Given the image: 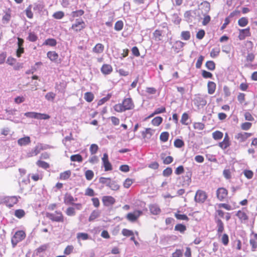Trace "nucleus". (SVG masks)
Returning <instances> with one entry per match:
<instances>
[{"label": "nucleus", "mask_w": 257, "mask_h": 257, "mask_svg": "<svg viewBox=\"0 0 257 257\" xmlns=\"http://www.w3.org/2000/svg\"><path fill=\"white\" fill-rule=\"evenodd\" d=\"M134 107V104L131 98H124L122 103L116 104L113 107L114 110L118 112H121L126 110L132 109Z\"/></svg>", "instance_id": "obj_1"}, {"label": "nucleus", "mask_w": 257, "mask_h": 257, "mask_svg": "<svg viewBox=\"0 0 257 257\" xmlns=\"http://www.w3.org/2000/svg\"><path fill=\"white\" fill-rule=\"evenodd\" d=\"M26 237V233L23 230L17 231L12 238L11 241L13 247H15L17 243Z\"/></svg>", "instance_id": "obj_2"}, {"label": "nucleus", "mask_w": 257, "mask_h": 257, "mask_svg": "<svg viewBox=\"0 0 257 257\" xmlns=\"http://www.w3.org/2000/svg\"><path fill=\"white\" fill-rule=\"evenodd\" d=\"M48 217L52 221L58 222H64V216L60 211H55L53 213H49Z\"/></svg>", "instance_id": "obj_3"}, {"label": "nucleus", "mask_w": 257, "mask_h": 257, "mask_svg": "<svg viewBox=\"0 0 257 257\" xmlns=\"http://www.w3.org/2000/svg\"><path fill=\"white\" fill-rule=\"evenodd\" d=\"M19 198H20L19 196H10L6 197L4 199V203L7 206L9 207H13L15 204H17L18 202Z\"/></svg>", "instance_id": "obj_4"}, {"label": "nucleus", "mask_w": 257, "mask_h": 257, "mask_svg": "<svg viewBox=\"0 0 257 257\" xmlns=\"http://www.w3.org/2000/svg\"><path fill=\"white\" fill-rule=\"evenodd\" d=\"M198 11H188L185 13L184 17L186 21L188 23L193 22L196 19V17L197 15Z\"/></svg>", "instance_id": "obj_5"}, {"label": "nucleus", "mask_w": 257, "mask_h": 257, "mask_svg": "<svg viewBox=\"0 0 257 257\" xmlns=\"http://www.w3.org/2000/svg\"><path fill=\"white\" fill-rule=\"evenodd\" d=\"M85 27V24L82 20L76 19L75 23L72 25L71 29L75 32H80Z\"/></svg>", "instance_id": "obj_6"}, {"label": "nucleus", "mask_w": 257, "mask_h": 257, "mask_svg": "<svg viewBox=\"0 0 257 257\" xmlns=\"http://www.w3.org/2000/svg\"><path fill=\"white\" fill-rule=\"evenodd\" d=\"M206 96H202L199 94L196 95L194 99V104L197 106L198 107L200 106L203 107L205 106L206 103V100L205 99Z\"/></svg>", "instance_id": "obj_7"}, {"label": "nucleus", "mask_w": 257, "mask_h": 257, "mask_svg": "<svg viewBox=\"0 0 257 257\" xmlns=\"http://www.w3.org/2000/svg\"><path fill=\"white\" fill-rule=\"evenodd\" d=\"M143 212L141 210H136L133 212L129 213L126 215V219L133 222L137 220L138 218L142 214Z\"/></svg>", "instance_id": "obj_8"}, {"label": "nucleus", "mask_w": 257, "mask_h": 257, "mask_svg": "<svg viewBox=\"0 0 257 257\" xmlns=\"http://www.w3.org/2000/svg\"><path fill=\"white\" fill-rule=\"evenodd\" d=\"M207 198V195L202 190H198L195 196V201L198 203H203Z\"/></svg>", "instance_id": "obj_9"}, {"label": "nucleus", "mask_w": 257, "mask_h": 257, "mask_svg": "<svg viewBox=\"0 0 257 257\" xmlns=\"http://www.w3.org/2000/svg\"><path fill=\"white\" fill-rule=\"evenodd\" d=\"M102 166L104 168L105 171H111L112 169V165L108 160V156L106 153H104L102 158Z\"/></svg>", "instance_id": "obj_10"}, {"label": "nucleus", "mask_w": 257, "mask_h": 257, "mask_svg": "<svg viewBox=\"0 0 257 257\" xmlns=\"http://www.w3.org/2000/svg\"><path fill=\"white\" fill-rule=\"evenodd\" d=\"M251 136V134L250 133L241 132L236 134L234 136V138L237 140L239 143H242L245 142L247 139L250 137Z\"/></svg>", "instance_id": "obj_11"}, {"label": "nucleus", "mask_w": 257, "mask_h": 257, "mask_svg": "<svg viewBox=\"0 0 257 257\" xmlns=\"http://www.w3.org/2000/svg\"><path fill=\"white\" fill-rule=\"evenodd\" d=\"M217 197L220 201L226 198L227 195V191L224 188H218L216 191Z\"/></svg>", "instance_id": "obj_12"}, {"label": "nucleus", "mask_w": 257, "mask_h": 257, "mask_svg": "<svg viewBox=\"0 0 257 257\" xmlns=\"http://www.w3.org/2000/svg\"><path fill=\"white\" fill-rule=\"evenodd\" d=\"M239 34L238 35V39L240 40H243L247 37L250 36V29L247 28L244 29H240L239 30Z\"/></svg>", "instance_id": "obj_13"}, {"label": "nucleus", "mask_w": 257, "mask_h": 257, "mask_svg": "<svg viewBox=\"0 0 257 257\" xmlns=\"http://www.w3.org/2000/svg\"><path fill=\"white\" fill-rule=\"evenodd\" d=\"M102 200L103 204L106 206L112 205L115 202V199L113 197L110 196H103L102 197Z\"/></svg>", "instance_id": "obj_14"}, {"label": "nucleus", "mask_w": 257, "mask_h": 257, "mask_svg": "<svg viewBox=\"0 0 257 257\" xmlns=\"http://www.w3.org/2000/svg\"><path fill=\"white\" fill-rule=\"evenodd\" d=\"M31 143L30 138L28 136L19 139L18 140V144L20 146H26Z\"/></svg>", "instance_id": "obj_15"}, {"label": "nucleus", "mask_w": 257, "mask_h": 257, "mask_svg": "<svg viewBox=\"0 0 257 257\" xmlns=\"http://www.w3.org/2000/svg\"><path fill=\"white\" fill-rule=\"evenodd\" d=\"M41 152L39 145L36 146L33 149L27 153V157L29 158L35 156L39 154Z\"/></svg>", "instance_id": "obj_16"}, {"label": "nucleus", "mask_w": 257, "mask_h": 257, "mask_svg": "<svg viewBox=\"0 0 257 257\" xmlns=\"http://www.w3.org/2000/svg\"><path fill=\"white\" fill-rule=\"evenodd\" d=\"M76 199H74V197L70 194L66 193L65 194L64 198V202L66 204H73L74 201H75Z\"/></svg>", "instance_id": "obj_17"}, {"label": "nucleus", "mask_w": 257, "mask_h": 257, "mask_svg": "<svg viewBox=\"0 0 257 257\" xmlns=\"http://www.w3.org/2000/svg\"><path fill=\"white\" fill-rule=\"evenodd\" d=\"M101 72L107 75L110 74L112 71V68L110 65L104 64L101 68Z\"/></svg>", "instance_id": "obj_18"}, {"label": "nucleus", "mask_w": 257, "mask_h": 257, "mask_svg": "<svg viewBox=\"0 0 257 257\" xmlns=\"http://www.w3.org/2000/svg\"><path fill=\"white\" fill-rule=\"evenodd\" d=\"M155 131L151 128H147L142 132V136L144 138L150 139L154 134Z\"/></svg>", "instance_id": "obj_19"}, {"label": "nucleus", "mask_w": 257, "mask_h": 257, "mask_svg": "<svg viewBox=\"0 0 257 257\" xmlns=\"http://www.w3.org/2000/svg\"><path fill=\"white\" fill-rule=\"evenodd\" d=\"M47 57L53 62H56L59 55L55 51H49L47 54Z\"/></svg>", "instance_id": "obj_20"}, {"label": "nucleus", "mask_w": 257, "mask_h": 257, "mask_svg": "<svg viewBox=\"0 0 257 257\" xmlns=\"http://www.w3.org/2000/svg\"><path fill=\"white\" fill-rule=\"evenodd\" d=\"M149 208L151 213L154 215L159 214L161 212L160 208L157 204L150 205Z\"/></svg>", "instance_id": "obj_21"}, {"label": "nucleus", "mask_w": 257, "mask_h": 257, "mask_svg": "<svg viewBox=\"0 0 257 257\" xmlns=\"http://www.w3.org/2000/svg\"><path fill=\"white\" fill-rule=\"evenodd\" d=\"M57 41L53 38H49L46 39L43 44V46H49L55 47L57 45Z\"/></svg>", "instance_id": "obj_22"}, {"label": "nucleus", "mask_w": 257, "mask_h": 257, "mask_svg": "<svg viewBox=\"0 0 257 257\" xmlns=\"http://www.w3.org/2000/svg\"><path fill=\"white\" fill-rule=\"evenodd\" d=\"M208 93L212 94L216 89V84L212 81H209L207 84Z\"/></svg>", "instance_id": "obj_23"}, {"label": "nucleus", "mask_w": 257, "mask_h": 257, "mask_svg": "<svg viewBox=\"0 0 257 257\" xmlns=\"http://www.w3.org/2000/svg\"><path fill=\"white\" fill-rule=\"evenodd\" d=\"M104 50V46L100 43L97 44L93 48L92 51L95 53H101Z\"/></svg>", "instance_id": "obj_24"}, {"label": "nucleus", "mask_w": 257, "mask_h": 257, "mask_svg": "<svg viewBox=\"0 0 257 257\" xmlns=\"http://www.w3.org/2000/svg\"><path fill=\"white\" fill-rule=\"evenodd\" d=\"M100 214V211L98 210H95L92 212L89 217V220L92 221L97 218Z\"/></svg>", "instance_id": "obj_25"}, {"label": "nucleus", "mask_w": 257, "mask_h": 257, "mask_svg": "<svg viewBox=\"0 0 257 257\" xmlns=\"http://www.w3.org/2000/svg\"><path fill=\"white\" fill-rule=\"evenodd\" d=\"M44 6L42 3H37L34 4L33 9L34 11L41 12L43 11Z\"/></svg>", "instance_id": "obj_26"}, {"label": "nucleus", "mask_w": 257, "mask_h": 257, "mask_svg": "<svg viewBox=\"0 0 257 257\" xmlns=\"http://www.w3.org/2000/svg\"><path fill=\"white\" fill-rule=\"evenodd\" d=\"M163 121V118L161 116H157L152 120V123L154 126H159Z\"/></svg>", "instance_id": "obj_27"}, {"label": "nucleus", "mask_w": 257, "mask_h": 257, "mask_svg": "<svg viewBox=\"0 0 257 257\" xmlns=\"http://www.w3.org/2000/svg\"><path fill=\"white\" fill-rule=\"evenodd\" d=\"M94 97V95L91 92H87L84 94V98L85 100L88 102L92 101Z\"/></svg>", "instance_id": "obj_28"}, {"label": "nucleus", "mask_w": 257, "mask_h": 257, "mask_svg": "<svg viewBox=\"0 0 257 257\" xmlns=\"http://www.w3.org/2000/svg\"><path fill=\"white\" fill-rule=\"evenodd\" d=\"M108 187L112 190L116 191L119 189V186L117 184L115 181L111 180Z\"/></svg>", "instance_id": "obj_29"}, {"label": "nucleus", "mask_w": 257, "mask_h": 257, "mask_svg": "<svg viewBox=\"0 0 257 257\" xmlns=\"http://www.w3.org/2000/svg\"><path fill=\"white\" fill-rule=\"evenodd\" d=\"M191 37L189 31H182L181 33V37L182 40L187 41L190 39Z\"/></svg>", "instance_id": "obj_30"}, {"label": "nucleus", "mask_w": 257, "mask_h": 257, "mask_svg": "<svg viewBox=\"0 0 257 257\" xmlns=\"http://www.w3.org/2000/svg\"><path fill=\"white\" fill-rule=\"evenodd\" d=\"M71 175V171L69 170L61 173L60 175V179L61 180H67Z\"/></svg>", "instance_id": "obj_31"}, {"label": "nucleus", "mask_w": 257, "mask_h": 257, "mask_svg": "<svg viewBox=\"0 0 257 257\" xmlns=\"http://www.w3.org/2000/svg\"><path fill=\"white\" fill-rule=\"evenodd\" d=\"M36 165L39 167L45 169H47L49 168V165L48 163L41 160H38L36 162Z\"/></svg>", "instance_id": "obj_32"}, {"label": "nucleus", "mask_w": 257, "mask_h": 257, "mask_svg": "<svg viewBox=\"0 0 257 257\" xmlns=\"http://www.w3.org/2000/svg\"><path fill=\"white\" fill-rule=\"evenodd\" d=\"M236 216L242 221L247 219V215L244 211L241 210H239L237 212Z\"/></svg>", "instance_id": "obj_33"}, {"label": "nucleus", "mask_w": 257, "mask_h": 257, "mask_svg": "<svg viewBox=\"0 0 257 257\" xmlns=\"http://www.w3.org/2000/svg\"><path fill=\"white\" fill-rule=\"evenodd\" d=\"M11 18V14L9 12H7L3 17L2 23L4 24H7L10 22Z\"/></svg>", "instance_id": "obj_34"}, {"label": "nucleus", "mask_w": 257, "mask_h": 257, "mask_svg": "<svg viewBox=\"0 0 257 257\" xmlns=\"http://www.w3.org/2000/svg\"><path fill=\"white\" fill-rule=\"evenodd\" d=\"M38 36L34 32H30L29 33V36L27 38V40H28L30 42H34L38 40Z\"/></svg>", "instance_id": "obj_35"}, {"label": "nucleus", "mask_w": 257, "mask_h": 257, "mask_svg": "<svg viewBox=\"0 0 257 257\" xmlns=\"http://www.w3.org/2000/svg\"><path fill=\"white\" fill-rule=\"evenodd\" d=\"M65 213L69 216H73L75 215L76 212L74 207H69L67 208L65 211Z\"/></svg>", "instance_id": "obj_36"}, {"label": "nucleus", "mask_w": 257, "mask_h": 257, "mask_svg": "<svg viewBox=\"0 0 257 257\" xmlns=\"http://www.w3.org/2000/svg\"><path fill=\"white\" fill-rule=\"evenodd\" d=\"M70 160L72 162H81L82 161V157L79 154L72 155Z\"/></svg>", "instance_id": "obj_37"}, {"label": "nucleus", "mask_w": 257, "mask_h": 257, "mask_svg": "<svg viewBox=\"0 0 257 257\" xmlns=\"http://www.w3.org/2000/svg\"><path fill=\"white\" fill-rule=\"evenodd\" d=\"M248 23V20L246 18L242 17L239 19L238 21V24L240 27L246 26Z\"/></svg>", "instance_id": "obj_38"}, {"label": "nucleus", "mask_w": 257, "mask_h": 257, "mask_svg": "<svg viewBox=\"0 0 257 257\" xmlns=\"http://www.w3.org/2000/svg\"><path fill=\"white\" fill-rule=\"evenodd\" d=\"M223 134L220 131H215L212 134L213 138L215 140H218L222 138Z\"/></svg>", "instance_id": "obj_39"}, {"label": "nucleus", "mask_w": 257, "mask_h": 257, "mask_svg": "<svg viewBox=\"0 0 257 257\" xmlns=\"http://www.w3.org/2000/svg\"><path fill=\"white\" fill-rule=\"evenodd\" d=\"M221 242L224 245L226 246L228 245L229 243V237L227 234L224 233L223 234L221 235Z\"/></svg>", "instance_id": "obj_40"}, {"label": "nucleus", "mask_w": 257, "mask_h": 257, "mask_svg": "<svg viewBox=\"0 0 257 257\" xmlns=\"http://www.w3.org/2000/svg\"><path fill=\"white\" fill-rule=\"evenodd\" d=\"M111 180V179L109 178L100 177L99 179V182L101 184H105L108 187Z\"/></svg>", "instance_id": "obj_41"}, {"label": "nucleus", "mask_w": 257, "mask_h": 257, "mask_svg": "<svg viewBox=\"0 0 257 257\" xmlns=\"http://www.w3.org/2000/svg\"><path fill=\"white\" fill-rule=\"evenodd\" d=\"M169 134L167 132H163L161 134L160 136V140L163 142H166L168 141Z\"/></svg>", "instance_id": "obj_42"}, {"label": "nucleus", "mask_w": 257, "mask_h": 257, "mask_svg": "<svg viewBox=\"0 0 257 257\" xmlns=\"http://www.w3.org/2000/svg\"><path fill=\"white\" fill-rule=\"evenodd\" d=\"M25 215V212L23 209H17L15 211V215L19 218H21L24 217Z\"/></svg>", "instance_id": "obj_43"}, {"label": "nucleus", "mask_w": 257, "mask_h": 257, "mask_svg": "<svg viewBox=\"0 0 257 257\" xmlns=\"http://www.w3.org/2000/svg\"><path fill=\"white\" fill-rule=\"evenodd\" d=\"M123 27V23L122 21H117L114 25V29L117 31L121 30Z\"/></svg>", "instance_id": "obj_44"}, {"label": "nucleus", "mask_w": 257, "mask_h": 257, "mask_svg": "<svg viewBox=\"0 0 257 257\" xmlns=\"http://www.w3.org/2000/svg\"><path fill=\"white\" fill-rule=\"evenodd\" d=\"M205 65L208 69L211 71L214 70L215 68V64L212 61H207Z\"/></svg>", "instance_id": "obj_45"}, {"label": "nucleus", "mask_w": 257, "mask_h": 257, "mask_svg": "<svg viewBox=\"0 0 257 257\" xmlns=\"http://www.w3.org/2000/svg\"><path fill=\"white\" fill-rule=\"evenodd\" d=\"M85 176L86 177V179L87 180H91L93 177H94V173L92 171L88 170H87L85 173Z\"/></svg>", "instance_id": "obj_46"}, {"label": "nucleus", "mask_w": 257, "mask_h": 257, "mask_svg": "<svg viewBox=\"0 0 257 257\" xmlns=\"http://www.w3.org/2000/svg\"><path fill=\"white\" fill-rule=\"evenodd\" d=\"M111 94H109L108 93L106 96L101 98V99H100L98 101V105H102L103 103H104L105 102H106L107 101H108L111 97Z\"/></svg>", "instance_id": "obj_47"}, {"label": "nucleus", "mask_w": 257, "mask_h": 257, "mask_svg": "<svg viewBox=\"0 0 257 257\" xmlns=\"http://www.w3.org/2000/svg\"><path fill=\"white\" fill-rule=\"evenodd\" d=\"M243 173L245 177L248 179H251L253 176V173L251 170H244L243 172Z\"/></svg>", "instance_id": "obj_48"}, {"label": "nucleus", "mask_w": 257, "mask_h": 257, "mask_svg": "<svg viewBox=\"0 0 257 257\" xmlns=\"http://www.w3.org/2000/svg\"><path fill=\"white\" fill-rule=\"evenodd\" d=\"M220 49L219 48H214L212 49L210 52V56L212 58L216 57L219 54Z\"/></svg>", "instance_id": "obj_49"}, {"label": "nucleus", "mask_w": 257, "mask_h": 257, "mask_svg": "<svg viewBox=\"0 0 257 257\" xmlns=\"http://www.w3.org/2000/svg\"><path fill=\"white\" fill-rule=\"evenodd\" d=\"M218 146L222 149H226L227 148H228L230 146V141H227L223 140L222 142L219 143Z\"/></svg>", "instance_id": "obj_50"}, {"label": "nucleus", "mask_w": 257, "mask_h": 257, "mask_svg": "<svg viewBox=\"0 0 257 257\" xmlns=\"http://www.w3.org/2000/svg\"><path fill=\"white\" fill-rule=\"evenodd\" d=\"M64 16V13L62 11H58L54 13L53 17L56 19H61Z\"/></svg>", "instance_id": "obj_51"}, {"label": "nucleus", "mask_w": 257, "mask_h": 257, "mask_svg": "<svg viewBox=\"0 0 257 257\" xmlns=\"http://www.w3.org/2000/svg\"><path fill=\"white\" fill-rule=\"evenodd\" d=\"M98 150V147L96 144H93L90 146L89 151L91 155L95 154Z\"/></svg>", "instance_id": "obj_52"}, {"label": "nucleus", "mask_w": 257, "mask_h": 257, "mask_svg": "<svg viewBox=\"0 0 257 257\" xmlns=\"http://www.w3.org/2000/svg\"><path fill=\"white\" fill-rule=\"evenodd\" d=\"M24 115L27 117L38 119V112H27L24 113Z\"/></svg>", "instance_id": "obj_53"}, {"label": "nucleus", "mask_w": 257, "mask_h": 257, "mask_svg": "<svg viewBox=\"0 0 257 257\" xmlns=\"http://www.w3.org/2000/svg\"><path fill=\"white\" fill-rule=\"evenodd\" d=\"M56 96V94L52 92H50L45 95V98L48 101H53Z\"/></svg>", "instance_id": "obj_54"}, {"label": "nucleus", "mask_w": 257, "mask_h": 257, "mask_svg": "<svg viewBox=\"0 0 257 257\" xmlns=\"http://www.w3.org/2000/svg\"><path fill=\"white\" fill-rule=\"evenodd\" d=\"M154 37L156 41H160L162 36V32L160 30H156L153 33Z\"/></svg>", "instance_id": "obj_55"}, {"label": "nucleus", "mask_w": 257, "mask_h": 257, "mask_svg": "<svg viewBox=\"0 0 257 257\" xmlns=\"http://www.w3.org/2000/svg\"><path fill=\"white\" fill-rule=\"evenodd\" d=\"M249 243L251 246V250L254 251L257 248V242L254 239L251 238L249 240Z\"/></svg>", "instance_id": "obj_56"}, {"label": "nucleus", "mask_w": 257, "mask_h": 257, "mask_svg": "<svg viewBox=\"0 0 257 257\" xmlns=\"http://www.w3.org/2000/svg\"><path fill=\"white\" fill-rule=\"evenodd\" d=\"M184 145L183 141L180 139H176L174 141V146L176 148H180Z\"/></svg>", "instance_id": "obj_57"}, {"label": "nucleus", "mask_w": 257, "mask_h": 257, "mask_svg": "<svg viewBox=\"0 0 257 257\" xmlns=\"http://www.w3.org/2000/svg\"><path fill=\"white\" fill-rule=\"evenodd\" d=\"M84 11L82 10L74 11L72 13V16L73 18L78 17L82 16L84 14Z\"/></svg>", "instance_id": "obj_58"}, {"label": "nucleus", "mask_w": 257, "mask_h": 257, "mask_svg": "<svg viewBox=\"0 0 257 257\" xmlns=\"http://www.w3.org/2000/svg\"><path fill=\"white\" fill-rule=\"evenodd\" d=\"M204 56H203L202 55L198 57L197 62L196 63V67L197 69H199L201 68L203 61L204 60Z\"/></svg>", "instance_id": "obj_59"}, {"label": "nucleus", "mask_w": 257, "mask_h": 257, "mask_svg": "<svg viewBox=\"0 0 257 257\" xmlns=\"http://www.w3.org/2000/svg\"><path fill=\"white\" fill-rule=\"evenodd\" d=\"M175 216L176 218L179 220H185L188 219V217L186 215L184 214H181L180 212L175 213Z\"/></svg>", "instance_id": "obj_60"}, {"label": "nucleus", "mask_w": 257, "mask_h": 257, "mask_svg": "<svg viewBox=\"0 0 257 257\" xmlns=\"http://www.w3.org/2000/svg\"><path fill=\"white\" fill-rule=\"evenodd\" d=\"M73 249L74 247L73 245H68L64 249V253L65 254L69 255L72 252Z\"/></svg>", "instance_id": "obj_61"}, {"label": "nucleus", "mask_w": 257, "mask_h": 257, "mask_svg": "<svg viewBox=\"0 0 257 257\" xmlns=\"http://www.w3.org/2000/svg\"><path fill=\"white\" fill-rule=\"evenodd\" d=\"M133 180L130 178H127L125 179L123 183V186L124 188H128L133 184Z\"/></svg>", "instance_id": "obj_62"}, {"label": "nucleus", "mask_w": 257, "mask_h": 257, "mask_svg": "<svg viewBox=\"0 0 257 257\" xmlns=\"http://www.w3.org/2000/svg\"><path fill=\"white\" fill-rule=\"evenodd\" d=\"M184 43L180 41H177L175 42L174 47L176 49L180 50L184 47Z\"/></svg>", "instance_id": "obj_63"}, {"label": "nucleus", "mask_w": 257, "mask_h": 257, "mask_svg": "<svg viewBox=\"0 0 257 257\" xmlns=\"http://www.w3.org/2000/svg\"><path fill=\"white\" fill-rule=\"evenodd\" d=\"M172 173V169L170 167L165 169L163 172V175L165 177H168Z\"/></svg>", "instance_id": "obj_64"}]
</instances>
